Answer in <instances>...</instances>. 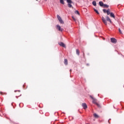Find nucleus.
<instances>
[{"instance_id":"nucleus-15","label":"nucleus","mask_w":124,"mask_h":124,"mask_svg":"<svg viewBox=\"0 0 124 124\" xmlns=\"http://www.w3.org/2000/svg\"><path fill=\"white\" fill-rule=\"evenodd\" d=\"M92 4L94 6H96V1H93Z\"/></svg>"},{"instance_id":"nucleus-26","label":"nucleus","mask_w":124,"mask_h":124,"mask_svg":"<svg viewBox=\"0 0 124 124\" xmlns=\"http://www.w3.org/2000/svg\"><path fill=\"white\" fill-rule=\"evenodd\" d=\"M83 55L84 56L85 55V53H83Z\"/></svg>"},{"instance_id":"nucleus-10","label":"nucleus","mask_w":124,"mask_h":124,"mask_svg":"<svg viewBox=\"0 0 124 124\" xmlns=\"http://www.w3.org/2000/svg\"><path fill=\"white\" fill-rule=\"evenodd\" d=\"M93 115L94 118H95V119H98V118H99V116L97 115L96 113H94Z\"/></svg>"},{"instance_id":"nucleus-2","label":"nucleus","mask_w":124,"mask_h":124,"mask_svg":"<svg viewBox=\"0 0 124 124\" xmlns=\"http://www.w3.org/2000/svg\"><path fill=\"white\" fill-rule=\"evenodd\" d=\"M90 97H91V98H92V99H93V103H94V104H96V105H97V106H98L100 108V107H101L100 105H99V104L97 103V102H96L97 100H96L95 98H93V96H90Z\"/></svg>"},{"instance_id":"nucleus-8","label":"nucleus","mask_w":124,"mask_h":124,"mask_svg":"<svg viewBox=\"0 0 124 124\" xmlns=\"http://www.w3.org/2000/svg\"><path fill=\"white\" fill-rule=\"evenodd\" d=\"M106 20L107 21H108V22H110V24H112V21L111 20V19H110V18L109 17V16H106Z\"/></svg>"},{"instance_id":"nucleus-25","label":"nucleus","mask_w":124,"mask_h":124,"mask_svg":"<svg viewBox=\"0 0 124 124\" xmlns=\"http://www.w3.org/2000/svg\"><path fill=\"white\" fill-rule=\"evenodd\" d=\"M87 66H89V65H90V64H87Z\"/></svg>"},{"instance_id":"nucleus-22","label":"nucleus","mask_w":124,"mask_h":124,"mask_svg":"<svg viewBox=\"0 0 124 124\" xmlns=\"http://www.w3.org/2000/svg\"><path fill=\"white\" fill-rule=\"evenodd\" d=\"M103 11L104 13H107V10H106V9H103Z\"/></svg>"},{"instance_id":"nucleus-14","label":"nucleus","mask_w":124,"mask_h":124,"mask_svg":"<svg viewBox=\"0 0 124 124\" xmlns=\"http://www.w3.org/2000/svg\"><path fill=\"white\" fill-rule=\"evenodd\" d=\"M107 15H110L111 14V13H110V9H108V10H107Z\"/></svg>"},{"instance_id":"nucleus-27","label":"nucleus","mask_w":124,"mask_h":124,"mask_svg":"<svg viewBox=\"0 0 124 124\" xmlns=\"http://www.w3.org/2000/svg\"><path fill=\"white\" fill-rule=\"evenodd\" d=\"M70 71H71V70H70Z\"/></svg>"},{"instance_id":"nucleus-3","label":"nucleus","mask_w":124,"mask_h":124,"mask_svg":"<svg viewBox=\"0 0 124 124\" xmlns=\"http://www.w3.org/2000/svg\"><path fill=\"white\" fill-rule=\"evenodd\" d=\"M57 17L61 24H64V22L62 20V17H61V16L59 15L57 16Z\"/></svg>"},{"instance_id":"nucleus-9","label":"nucleus","mask_w":124,"mask_h":124,"mask_svg":"<svg viewBox=\"0 0 124 124\" xmlns=\"http://www.w3.org/2000/svg\"><path fill=\"white\" fill-rule=\"evenodd\" d=\"M59 45L60 46H62V47H63L64 48H65V45L64 44H63V43L60 42V43H59Z\"/></svg>"},{"instance_id":"nucleus-20","label":"nucleus","mask_w":124,"mask_h":124,"mask_svg":"<svg viewBox=\"0 0 124 124\" xmlns=\"http://www.w3.org/2000/svg\"><path fill=\"white\" fill-rule=\"evenodd\" d=\"M104 7H106L107 8H108V7H109V5H107V4H104Z\"/></svg>"},{"instance_id":"nucleus-13","label":"nucleus","mask_w":124,"mask_h":124,"mask_svg":"<svg viewBox=\"0 0 124 124\" xmlns=\"http://www.w3.org/2000/svg\"><path fill=\"white\" fill-rule=\"evenodd\" d=\"M110 16V17H112V18H114V19H115V15H114V13H111Z\"/></svg>"},{"instance_id":"nucleus-18","label":"nucleus","mask_w":124,"mask_h":124,"mask_svg":"<svg viewBox=\"0 0 124 124\" xmlns=\"http://www.w3.org/2000/svg\"><path fill=\"white\" fill-rule=\"evenodd\" d=\"M75 14H78V15H80V13H79V11H75Z\"/></svg>"},{"instance_id":"nucleus-1","label":"nucleus","mask_w":124,"mask_h":124,"mask_svg":"<svg viewBox=\"0 0 124 124\" xmlns=\"http://www.w3.org/2000/svg\"><path fill=\"white\" fill-rule=\"evenodd\" d=\"M66 0L67 3H68V7L69 8H73V6H72V3H73V2H72V0Z\"/></svg>"},{"instance_id":"nucleus-11","label":"nucleus","mask_w":124,"mask_h":124,"mask_svg":"<svg viewBox=\"0 0 124 124\" xmlns=\"http://www.w3.org/2000/svg\"><path fill=\"white\" fill-rule=\"evenodd\" d=\"M99 4L100 6H101V7L104 6V3H103V2H102L101 1L99 2Z\"/></svg>"},{"instance_id":"nucleus-6","label":"nucleus","mask_w":124,"mask_h":124,"mask_svg":"<svg viewBox=\"0 0 124 124\" xmlns=\"http://www.w3.org/2000/svg\"><path fill=\"white\" fill-rule=\"evenodd\" d=\"M110 40H111L112 43H117V39H116L114 38H111L110 39Z\"/></svg>"},{"instance_id":"nucleus-24","label":"nucleus","mask_w":124,"mask_h":124,"mask_svg":"<svg viewBox=\"0 0 124 124\" xmlns=\"http://www.w3.org/2000/svg\"><path fill=\"white\" fill-rule=\"evenodd\" d=\"M0 93L1 94H2V92H0Z\"/></svg>"},{"instance_id":"nucleus-19","label":"nucleus","mask_w":124,"mask_h":124,"mask_svg":"<svg viewBox=\"0 0 124 124\" xmlns=\"http://www.w3.org/2000/svg\"><path fill=\"white\" fill-rule=\"evenodd\" d=\"M94 9V11L95 12H96L97 13V14H99V13L98 12V11H97V10L95 9Z\"/></svg>"},{"instance_id":"nucleus-28","label":"nucleus","mask_w":124,"mask_h":124,"mask_svg":"<svg viewBox=\"0 0 124 124\" xmlns=\"http://www.w3.org/2000/svg\"><path fill=\"white\" fill-rule=\"evenodd\" d=\"M45 0L46 1L47 0Z\"/></svg>"},{"instance_id":"nucleus-23","label":"nucleus","mask_w":124,"mask_h":124,"mask_svg":"<svg viewBox=\"0 0 124 124\" xmlns=\"http://www.w3.org/2000/svg\"><path fill=\"white\" fill-rule=\"evenodd\" d=\"M72 18L73 19V20H74V21H75V22H76V21H77V19L76 18H75V17H74V16H72Z\"/></svg>"},{"instance_id":"nucleus-5","label":"nucleus","mask_w":124,"mask_h":124,"mask_svg":"<svg viewBox=\"0 0 124 124\" xmlns=\"http://www.w3.org/2000/svg\"><path fill=\"white\" fill-rule=\"evenodd\" d=\"M102 20L104 24L106 25H107V20L105 19V18L104 17H102Z\"/></svg>"},{"instance_id":"nucleus-7","label":"nucleus","mask_w":124,"mask_h":124,"mask_svg":"<svg viewBox=\"0 0 124 124\" xmlns=\"http://www.w3.org/2000/svg\"><path fill=\"white\" fill-rule=\"evenodd\" d=\"M82 106L83 108H84V109H87V108H88V106H87L86 103L82 104Z\"/></svg>"},{"instance_id":"nucleus-29","label":"nucleus","mask_w":124,"mask_h":124,"mask_svg":"<svg viewBox=\"0 0 124 124\" xmlns=\"http://www.w3.org/2000/svg\"><path fill=\"white\" fill-rule=\"evenodd\" d=\"M18 92H20V91H18Z\"/></svg>"},{"instance_id":"nucleus-17","label":"nucleus","mask_w":124,"mask_h":124,"mask_svg":"<svg viewBox=\"0 0 124 124\" xmlns=\"http://www.w3.org/2000/svg\"><path fill=\"white\" fill-rule=\"evenodd\" d=\"M60 0V3L62 4H64V1L63 0Z\"/></svg>"},{"instance_id":"nucleus-12","label":"nucleus","mask_w":124,"mask_h":124,"mask_svg":"<svg viewBox=\"0 0 124 124\" xmlns=\"http://www.w3.org/2000/svg\"><path fill=\"white\" fill-rule=\"evenodd\" d=\"M64 63L65 64V65H67V64H68L67 59H64Z\"/></svg>"},{"instance_id":"nucleus-4","label":"nucleus","mask_w":124,"mask_h":124,"mask_svg":"<svg viewBox=\"0 0 124 124\" xmlns=\"http://www.w3.org/2000/svg\"><path fill=\"white\" fill-rule=\"evenodd\" d=\"M57 30H58V31H63V29L62 28V27H61V26L59 25H57Z\"/></svg>"},{"instance_id":"nucleus-21","label":"nucleus","mask_w":124,"mask_h":124,"mask_svg":"<svg viewBox=\"0 0 124 124\" xmlns=\"http://www.w3.org/2000/svg\"><path fill=\"white\" fill-rule=\"evenodd\" d=\"M119 31L120 33H121V34H123V31H122V30H121V29L120 28H119Z\"/></svg>"},{"instance_id":"nucleus-16","label":"nucleus","mask_w":124,"mask_h":124,"mask_svg":"<svg viewBox=\"0 0 124 124\" xmlns=\"http://www.w3.org/2000/svg\"><path fill=\"white\" fill-rule=\"evenodd\" d=\"M76 53H77V54L78 55V56L80 55V51H79L78 49L76 50Z\"/></svg>"}]
</instances>
